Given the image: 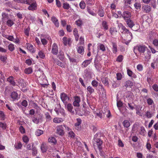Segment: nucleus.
<instances>
[{
  "label": "nucleus",
  "instance_id": "nucleus-11",
  "mask_svg": "<svg viewBox=\"0 0 158 158\" xmlns=\"http://www.w3.org/2000/svg\"><path fill=\"white\" fill-rule=\"evenodd\" d=\"M131 16V15L130 12L126 11L123 12L122 17L125 20L130 19Z\"/></svg>",
  "mask_w": 158,
  "mask_h": 158
},
{
  "label": "nucleus",
  "instance_id": "nucleus-55",
  "mask_svg": "<svg viewBox=\"0 0 158 158\" xmlns=\"http://www.w3.org/2000/svg\"><path fill=\"white\" fill-rule=\"evenodd\" d=\"M43 134V131L41 130H38L35 132V135L37 136H39Z\"/></svg>",
  "mask_w": 158,
  "mask_h": 158
},
{
  "label": "nucleus",
  "instance_id": "nucleus-31",
  "mask_svg": "<svg viewBox=\"0 0 158 158\" xmlns=\"http://www.w3.org/2000/svg\"><path fill=\"white\" fill-rule=\"evenodd\" d=\"M19 85L22 87H25L26 86V84L23 80H20L18 82Z\"/></svg>",
  "mask_w": 158,
  "mask_h": 158
},
{
  "label": "nucleus",
  "instance_id": "nucleus-48",
  "mask_svg": "<svg viewBox=\"0 0 158 158\" xmlns=\"http://www.w3.org/2000/svg\"><path fill=\"white\" fill-rule=\"evenodd\" d=\"M147 102L148 104L149 105H152L154 104L153 100L150 98L147 99Z\"/></svg>",
  "mask_w": 158,
  "mask_h": 158
},
{
  "label": "nucleus",
  "instance_id": "nucleus-1",
  "mask_svg": "<svg viewBox=\"0 0 158 158\" xmlns=\"http://www.w3.org/2000/svg\"><path fill=\"white\" fill-rule=\"evenodd\" d=\"M102 137V134L100 133H98L94 135L93 139L94 146L95 147L96 144L100 152H101L102 149V145L103 141L101 138Z\"/></svg>",
  "mask_w": 158,
  "mask_h": 158
},
{
  "label": "nucleus",
  "instance_id": "nucleus-15",
  "mask_svg": "<svg viewBox=\"0 0 158 158\" xmlns=\"http://www.w3.org/2000/svg\"><path fill=\"white\" fill-rule=\"evenodd\" d=\"M27 49L32 53H34L35 52V50L33 48V46L31 44L29 43L26 44Z\"/></svg>",
  "mask_w": 158,
  "mask_h": 158
},
{
  "label": "nucleus",
  "instance_id": "nucleus-12",
  "mask_svg": "<svg viewBox=\"0 0 158 158\" xmlns=\"http://www.w3.org/2000/svg\"><path fill=\"white\" fill-rule=\"evenodd\" d=\"M104 111H101L100 112H101L102 114H103V117H104L105 115H106V117L108 118H110L111 116V114L110 111L109 110L106 109L104 110Z\"/></svg>",
  "mask_w": 158,
  "mask_h": 158
},
{
  "label": "nucleus",
  "instance_id": "nucleus-40",
  "mask_svg": "<svg viewBox=\"0 0 158 158\" xmlns=\"http://www.w3.org/2000/svg\"><path fill=\"white\" fill-rule=\"evenodd\" d=\"M38 55L41 59H44L45 57V55L44 52L42 51H40L38 53Z\"/></svg>",
  "mask_w": 158,
  "mask_h": 158
},
{
  "label": "nucleus",
  "instance_id": "nucleus-23",
  "mask_svg": "<svg viewBox=\"0 0 158 158\" xmlns=\"http://www.w3.org/2000/svg\"><path fill=\"white\" fill-rule=\"evenodd\" d=\"M133 85V83L130 80L126 81L124 83V86L126 88L128 87H131Z\"/></svg>",
  "mask_w": 158,
  "mask_h": 158
},
{
  "label": "nucleus",
  "instance_id": "nucleus-36",
  "mask_svg": "<svg viewBox=\"0 0 158 158\" xmlns=\"http://www.w3.org/2000/svg\"><path fill=\"white\" fill-rule=\"evenodd\" d=\"M49 142L52 143L54 144H56L57 143L56 140V138L54 137H51L48 139Z\"/></svg>",
  "mask_w": 158,
  "mask_h": 158
},
{
  "label": "nucleus",
  "instance_id": "nucleus-59",
  "mask_svg": "<svg viewBox=\"0 0 158 158\" xmlns=\"http://www.w3.org/2000/svg\"><path fill=\"white\" fill-rule=\"evenodd\" d=\"M33 145H34V144H32V148L31 150H32L33 151L32 152V155H35L37 153V150H36V148H35V147H33Z\"/></svg>",
  "mask_w": 158,
  "mask_h": 158
},
{
  "label": "nucleus",
  "instance_id": "nucleus-17",
  "mask_svg": "<svg viewBox=\"0 0 158 158\" xmlns=\"http://www.w3.org/2000/svg\"><path fill=\"white\" fill-rule=\"evenodd\" d=\"M40 148L42 152H46L48 149L47 144L45 143H43L41 145Z\"/></svg>",
  "mask_w": 158,
  "mask_h": 158
},
{
  "label": "nucleus",
  "instance_id": "nucleus-10",
  "mask_svg": "<svg viewBox=\"0 0 158 158\" xmlns=\"http://www.w3.org/2000/svg\"><path fill=\"white\" fill-rule=\"evenodd\" d=\"M151 10V7L148 5H144L142 6V10L144 13H148Z\"/></svg>",
  "mask_w": 158,
  "mask_h": 158
},
{
  "label": "nucleus",
  "instance_id": "nucleus-21",
  "mask_svg": "<svg viewBox=\"0 0 158 158\" xmlns=\"http://www.w3.org/2000/svg\"><path fill=\"white\" fill-rule=\"evenodd\" d=\"M77 50L78 53L81 54L83 55L84 53V48L83 46H77Z\"/></svg>",
  "mask_w": 158,
  "mask_h": 158
},
{
  "label": "nucleus",
  "instance_id": "nucleus-18",
  "mask_svg": "<svg viewBox=\"0 0 158 158\" xmlns=\"http://www.w3.org/2000/svg\"><path fill=\"white\" fill-rule=\"evenodd\" d=\"M2 20L3 22H5L10 18L8 16V14L5 13H2Z\"/></svg>",
  "mask_w": 158,
  "mask_h": 158
},
{
  "label": "nucleus",
  "instance_id": "nucleus-44",
  "mask_svg": "<svg viewBox=\"0 0 158 158\" xmlns=\"http://www.w3.org/2000/svg\"><path fill=\"white\" fill-rule=\"evenodd\" d=\"M32 72V69L31 67H29L28 68H27L25 69V72L26 74H29L31 73Z\"/></svg>",
  "mask_w": 158,
  "mask_h": 158
},
{
  "label": "nucleus",
  "instance_id": "nucleus-2",
  "mask_svg": "<svg viewBox=\"0 0 158 158\" xmlns=\"http://www.w3.org/2000/svg\"><path fill=\"white\" fill-rule=\"evenodd\" d=\"M147 50V48L144 45H139L134 47V52L136 55L138 52L142 57Z\"/></svg>",
  "mask_w": 158,
  "mask_h": 158
},
{
  "label": "nucleus",
  "instance_id": "nucleus-8",
  "mask_svg": "<svg viewBox=\"0 0 158 158\" xmlns=\"http://www.w3.org/2000/svg\"><path fill=\"white\" fill-rule=\"evenodd\" d=\"M58 48L56 43H54L52 45L51 52L55 55H57L58 53Z\"/></svg>",
  "mask_w": 158,
  "mask_h": 158
},
{
  "label": "nucleus",
  "instance_id": "nucleus-25",
  "mask_svg": "<svg viewBox=\"0 0 158 158\" xmlns=\"http://www.w3.org/2000/svg\"><path fill=\"white\" fill-rule=\"evenodd\" d=\"M30 6L28 7V9L29 10H35L36 8V2L29 4Z\"/></svg>",
  "mask_w": 158,
  "mask_h": 158
},
{
  "label": "nucleus",
  "instance_id": "nucleus-5",
  "mask_svg": "<svg viewBox=\"0 0 158 158\" xmlns=\"http://www.w3.org/2000/svg\"><path fill=\"white\" fill-rule=\"evenodd\" d=\"M64 127L62 125L57 126L56 128V133L60 136H63L64 134Z\"/></svg>",
  "mask_w": 158,
  "mask_h": 158
},
{
  "label": "nucleus",
  "instance_id": "nucleus-13",
  "mask_svg": "<svg viewBox=\"0 0 158 158\" xmlns=\"http://www.w3.org/2000/svg\"><path fill=\"white\" fill-rule=\"evenodd\" d=\"M92 58H91L89 60H87L84 61L81 64V67L82 68L86 67L92 61Z\"/></svg>",
  "mask_w": 158,
  "mask_h": 158
},
{
  "label": "nucleus",
  "instance_id": "nucleus-51",
  "mask_svg": "<svg viewBox=\"0 0 158 158\" xmlns=\"http://www.w3.org/2000/svg\"><path fill=\"white\" fill-rule=\"evenodd\" d=\"M56 64L62 68H64L65 64L62 62H60L59 60L57 61Z\"/></svg>",
  "mask_w": 158,
  "mask_h": 158
},
{
  "label": "nucleus",
  "instance_id": "nucleus-61",
  "mask_svg": "<svg viewBox=\"0 0 158 158\" xmlns=\"http://www.w3.org/2000/svg\"><path fill=\"white\" fill-rule=\"evenodd\" d=\"M145 116L148 118H151L152 116V114L150 111H148L145 114Z\"/></svg>",
  "mask_w": 158,
  "mask_h": 158
},
{
  "label": "nucleus",
  "instance_id": "nucleus-32",
  "mask_svg": "<svg viewBox=\"0 0 158 158\" xmlns=\"http://www.w3.org/2000/svg\"><path fill=\"white\" fill-rule=\"evenodd\" d=\"M84 73L86 77H89L91 74L90 69L89 68L85 69L84 71Z\"/></svg>",
  "mask_w": 158,
  "mask_h": 158
},
{
  "label": "nucleus",
  "instance_id": "nucleus-38",
  "mask_svg": "<svg viewBox=\"0 0 158 158\" xmlns=\"http://www.w3.org/2000/svg\"><path fill=\"white\" fill-rule=\"evenodd\" d=\"M110 32L112 35L117 32V30L115 28L112 27L110 29Z\"/></svg>",
  "mask_w": 158,
  "mask_h": 158
},
{
  "label": "nucleus",
  "instance_id": "nucleus-9",
  "mask_svg": "<svg viewBox=\"0 0 158 158\" xmlns=\"http://www.w3.org/2000/svg\"><path fill=\"white\" fill-rule=\"evenodd\" d=\"M80 98L79 97L76 96L74 98L73 105L74 106L79 107L80 106Z\"/></svg>",
  "mask_w": 158,
  "mask_h": 158
},
{
  "label": "nucleus",
  "instance_id": "nucleus-35",
  "mask_svg": "<svg viewBox=\"0 0 158 158\" xmlns=\"http://www.w3.org/2000/svg\"><path fill=\"white\" fill-rule=\"evenodd\" d=\"M123 123V126L126 128H128L130 125V122L127 120H124Z\"/></svg>",
  "mask_w": 158,
  "mask_h": 158
},
{
  "label": "nucleus",
  "instance_id": "nucleus-24",
  "mask_svg": "<svg viewBox=\"0 0 158 158\" xmlns=\"http://www.w3.org/2000/svg\"><path fill=\"white\" fill-rule=\"evenodd\" d=\"M99 91L101 93V92L103 94H106V90L104 88L102 85H99L98 86Z\"/></svg>",
  "mask_w": 158,
  "mask_h": 158
},
{
  "label": "nucleus",
  "instance_id": "nucleus-6",
  "mask_svg": "<svg viewBox=\"0 0 158 158\" xmlns=\"http://www.w3.org/2000/svg\"><path fill=\"white\" fill-rule=\"evenodd\" d=\"M10 96L11 100L13 101L18 100L19 98V96L18 94L15 91L12 92Z\"/></svg>",
  "mask_w": 158,
  "mask_h": 158
},
{
  "label": "nucleus",
  "instance_id": "nucleus-42",
  "mask_svg": "<svg viewBox=\"0 0 158 158\" xmlns=\"http://www.w3.org/2000/svg\"><path fill=\"white\" fill-rule=\"evenodd\" d=\"M77 123H76L75 124V126H81V119L80 118H78L77 119Z\"/></svg>",
  "mask_w": 158,
  "mask_h": 158
},
{
  "label": "nucleus",
  "instance_id": "nucleus-39",
  "mask_svg": "<svg viewBox=\"0 0 158 158\" xmlns=\"http://www.w3.org/2000/svg\"><path fill=\"white\" fill-rule=\"evenodd\" d=\"M102 82L105 86H108L109 83L107 78H105L102 79Z\"/></svg>",
  "mask_w": 158,
  "mask_h": 158
},
{
  "label": "nucleus",
  "instance_id": "nucleus-20",
  "mask_svg": "<svg viewBox=\"0 0 158 158\" xmlns=\"http://www.w3.org/2000/svg\"><path fill=\"white\" fill-rule=\"evenodd\" d=\"M51 20L56 27L59 26V23L57 19L55 16H52L51 18Z\"/></svg>",
  "mask_w": 158,
  "mask_h": 158
},
{
  "label": "nucleus",
  "instance_id": "nucleus-28",
  "mask_svg": "<svg viewBox=\"0 0 158 158\" xmlns=\"http://www.w3.org/2000/svg\"><path fill=\"white\" fill-rule=\"evenodd\" d=\"M127 74L129 76L134 78H136V75L134 73H133L131 70L128 69L127 70Z\"/></svg>",
  "mask_w": 158,
  "mask_h": 158
},
{
  "label": "nucleus",
  "instance_id": "nucleus-33",
  "mask_svg": "<svg viewBox=\"0 0 158 158\" xmlns=\"http://www.w3.org/2000/svg\"><path fill=\"white\" fill-rule=\"evenodd\" d=\"M64 52L61 51H60L59 52L58 56L60 60H62L64 58Z\"/></svg>",
  "mask_w": 158,
  "mask_h": 158
},
{
  "label": "nucleus",
  "instance_id": "nucleus-43",
  "mask_svg": "<svg viewBox=\"0 0 158 158\" xmlns=\"http://www.w3.org/2000/svg\"><path fill=\"white\" fill-rule=\"evenodd\" d=\"M102 25L105 30H107L108 29V25L106 21H103L102 23Z\"/></svg>",
  "mask_w": 158,
  "mask_h": 158
},
{
  "label": "nucleus",
  "instance_id": "nucleus-19",
  "mask_svg": "<svg viewBox=\"0 0 158 158\" xmlns=\"http://www.w3.org/2000/svg\"><path fill=\"white\" fill-rule=\"evenodd\" d=\"M151 55V52L150 51L148 50L147 48V50L146 51V52H145L142 57L146 58V59H149Z\"/></svg>",
  "mask_w": 158,
  "mask_h": 158
},
{
  "label": "nucleus",
  "instance_id": "nucleus-50",
  "mask_svg": "<svg viewBox=\"0 0 158 158\" xmlns=\"http://www.w3.org/2000/svg\"><path fill=\"white\" fill-rule=\"evenodd\" d=\"M63 7L64 9L68 10L69 9V8H70V6H69V4L66 2L63 3Z\"/></svg>",
  "mask_w": 158,
  "mask_h": 158
},
{
  "label": "nucleus",
  "instance_id": "nucleus-63",
  "mask_svg": "<svg viewBox=\"0 0 158 158\" xmlns=\"http://www.w3.org/2000/svg\"><path fill=\"white\" fill-rule=\"evenodd\" d=\"M30 30V28L29 27L25 29L24 33L27 36L29 35V32Z\"/></svg>",
  "mask_w": 158,
  "mask_h": 158
},
{
  "label": "nucleus",
  "instance_id": "nucleus-58",
  "mask_svg": "<svg viewBox=\"0 0 158 158\" xmlns=\"http://www.w3.org/2000/svg\"><path fill=\"white\" fill-rule=\"evenodd\" d=\"M0 127L3 129H5L6 128V125L5 123L0 122Z\"/></svg>",
  "mask_w": 158,
  "mask_h": 158
},
{
  "label": "nucleus",
  "instance_id": "nucleus-52",
  "mask_svg": "<svg viewBox=\"0 0 158 158\" xmlns=\"http://www.w3.org/2000/svg\"><path fill=\"white\" fill-rule=\"evenodd\" d=\"M91 84L93 87H96L98 86V82L95 80H93L92 81Z\"/></svg>",
  "mask_w": 158,
  "mask_h": 158
},
{
  "label": "nucleus",
  "instance_id": "nucleus-49",
  "mask_svg": "<svg viewBox=\"0 0 158 158\" xmlns=\"http://www.w3.org/2000/svg\"><path fill=\"white\" fill-rule=\"evenodd\" d=\"M79 6L81 9H84L85 7V4L84 1H82L80 3Z\"/></svg>",
  "mask_w": 158,
  "mask_h": 158
},
{
  "label": "nucleus",
  "instance_id": "nucleus-27",
  "mask_svg": "<svg viewBox=\"0 0 158 158\" xmlns=\"http://www.w3.org/2000/svg\"><path fill=\"white\" fill-rule=\"evenodd\" d=\"M126 40L129 41H131L133 38L132 33L129 31V32L126 33Z\"/></svg>",
  "mask_w": 158,
  "mask_h": 158
},
{
  "label": "nucleus",
  "instance_id": "nucleus-62",
  "mask_svg": "<svg viewBox=\"0 0 158 158\" xmlns=\"http://www.w3.org/2000/svg\"><path fill=\"white\" fill-rule=\"evenodd\" d=\"M45 115L46 116V118L47 119V121H49L51 120L52 118L51 117V116L48 112L46 113L45 114Z\"/></svg>",
  "mask_w": 158,
  "mask_h": 158
},
{
  "label": "nucleus",
  "instance_id": "nucleus-45",
  "mask_svg": "<svg viewBox=\"0 0 158 158\" xmlns=\"http://www.w3.org/2000/svg\"><path fill=\"white\" fill-rule=\"evenodd\" d=\"M98 47L99 49L102 51H106V48L104 45L102 44H99L98 45Z\"/></svg>",
  "mask_w": 158,
  "mask_h": 158
},
{
  "label": "nucleus",
  "instance_id": "nucleus-7",
  "mask_svg": "<svg viewBox=\"0 0 158 158\" xmlns=\"http://www.w3.org/2000/svg\"><path fill=\"white\" fill-rule=\"evenodd\" d=\"M65 108L69 112L72 114H74V110H73V107L71 103H68L64 104Z\"/></svg>",
  "mask_w": 158,
  "mask_h": 158
},
{
  "label": "nucleus",
  "instance_id": "nucleus-29",
  "mask_svg": "<svg viewBox=\"0 0 158 158\" xmlns=\"http://www.w3.org/2000/svg\"><path fill=\"white\" fill-rule=\"evenodd\" d=\"M73 34L75 36V40L77 41L78 40L79 36L78 33V30L77 28H75L73 31Z\"/></svg>",
  "mask_w": 158,
  "mask_h": 158
},
{
  "label": "nucleus",
  "instance_id": "nucleus-3",
  "mask_svg": "<svg viewBox=\"0 0 158 158\" xmlns=\"http://www.w3.org/2000/svg\"><path fill=\"white\" fill-rule=\"evenodd\" d=\"M127 24L129 27L131 28V29L134 31H136L139 28V26L138 25L137 26V28L136 29H135L134 28H132V27L135 26V23L131 19H127L126 20H125Z\"/></svg>",
  "mask_w": 158,
  "mask_h": 158
},
{
  "label": "nucleus",
  "instance_id": "nucleus-41",
  "mask_svg": "<svg viewBox=\"0 0 158 158\" xmlns=\"http://www.w3.org/2000/svg\"><path fill=\"white\" fill-rule=\"evenodd\" d=\"M15 46L14 44H10L8 46V49L11 52L13 51L15 49Z\"/></svg>",
  "mask_w": 158,
  "mask_h": 158
},
{
  "label": "nucleus",
  "instance_id": "nucleus-37",
  "mask_svg": "<svg viewBox=\"0 0 158 158\" xmlns=\"http://www.w3.org/2000/svg\"><path fill=\"white\" fill-rule=\"evenodd\" d=\"M87 90L90 94H91L94 92V89L91 86H89L87 88Z\"/></svg>",
  "mask_w": 158,
  "mask_h": 158
},
{
  "label": "nucleus",
  "instance_id": "nucleus-34",
  "mask_svg": "<svg viewBox=\"0 0 158 158\" xmlns=\"http://www.w3.org/2000/svg\"><path fill=\"white\" fill-rule=\"evenodd\" d=\"M139 133L140 135L143 136L145 135L146 134V131H145L144 127L143 126L141 127H140Z\"/></svg>",
  "mask_w": 158,
  "mask_h": 158
},
{
  "label": "nucleus",
  "instance_id": "nucleus-22",
  "mask_svg": "<svg viewBox=\"0 0 158 158\" xmlns=\"http://www.w3.org/2000/svg\"><path fill=\"white\" fill-rule=\"evenodd\" d=\"M112 51L114 53H116L117 52V45L115 42L114 41L112 42Z\"/></svg>",
  "mask_w": 158,
  "mask_h": 158
},
{
  "label": "nucleus",
  "instance_id": "nucleus-56",
  "mask_svg": "<svg viewBox=\"0 0 158 158\" xmlns=\"http://www.w3.org/2000/svg\"><path fill=\"white\" fill-rule=\"evenodd\" d=\"M123 57L122 55H119L116 59V61L118 62H121L123 61Z\"/></svg>",
  "mask_w": 158,
  "mask_h": 158
},
{
  "label": "nucleus",
  "instance_id": "nucleus-14",
  "mask_svg": "<svg viewBox=\"0 0 158 158\" xmlns=\"http://www.w3.org/2000/svg\"><path fill=\"white\" fill-rule=\"evenodd\" d=\"M98 14L100 17H103L104 16L105 12L104 8L102 7H100L98 10Z\"/></svg>",
  "mask_w": 158,
  "mask_h": 158
},
{
  "label": "nucleus",
  "instance_id": "nucleus-54",
  "mask_svg": "<svg viewBox=\"0 0 158 158\" xmlns=\"http://www.w3.org/2000/svg\"><path fill=\"white\" fill-rule=\"evenodd\" d=\"M5 118V115L3 112L0 111V118L1 120H4Z\"/></svg>",
  "mask_w": 158,
  "mask_h": 158
},
{
  "label": "nucleus",
  "instance_id": "nucleus-26",
  "mask_svg": "<svg viewBox=\"0 0 158 158\" xmlns=\"http://www.w3.org/2000/svg\"><path fill=\"white\" fill-rule=\"evenodd\" d=\"M6 24L9 27H11L14 24V20L10 19L9 18L6 21Z\"/></svg>",
  "mask_w": 158,
  "mask_h": 158
},
{
  "label": "nucleus",
  "instance_id": "nucleus-57",
  "mask_svg": "<svg viewBox=\"0 0 158 158\" xmlns=\"http://www.w3.org/2000/svg\"><path fill=\"white\" fill-rule=\"evenodd\" d=\"M69 136L72 138H74L75 136L74 133L72 131H70L68 132Z\"/></svg>",
  "mask_w": 158,
  "mask_h": 158
},
{
  "label": "nucleus",
  "instance_id": "nucleus-30",
  "mask_svg": "<svg viewBox=\"0 0 158 158\" xmlns=\"http://www.w3.org/2000/svg\"><path fill=\"white\" fill-rule=\"evenodd\" d=\"M87 12L91 15L93 16H96L97 15V13L95 12H94L93 10L89 8H87Z\"/></svg>",
  "mask_w": 158,
  "mask_h": 158
},
{
  "label": "nucleus",
  "instance_id": "nucleus-60",
  "mask_svg": "<svg viewBox=\"0 0 158 158\" xmlns=\"http://www.w3.org/2000/svg\"><path fill=\"white\" fill-rule=\"evenodd\" d=\"M19 130L20 132L22 134H23L25 132V129L22 126H20L19 128Z\"/></svg>",
  "mask_w": 158,
  "mask_h": 158
},
{
  "label": "nucleus",
  "instance_id": "nucleus-4",
  "mask_svg": "<svg viewBox=\"0 0 158 158\" xmlns=\"http://www.w3.org/2000/svg\"><path fill=\"white\" fill-rule=\"evenodd\" d=\"M60 98L64 104H66L68 102L67 101L70 100L69 98L64 93H62L60 94Z\"/></svg>",
  "mask_w": 158,
  "mask_h": 158
},
{
  "label": "nucleus",
  "instance_id": "nucleus-46",
  "mask_svg": "<svg viewBox=\"0 0 158 158\" xmlns=\"http://www.w3.org/2000/svg\"><path fill=\"white\" fill-rule=\"evenodd\" d=\"M134 6L136 9H140L141 8V5L140 3L135 2L134 4Z\"/></svg>",
  "mask_w": 158,
  "mask_h": 158
},
{
  "label": "nucleus",
  "instance_id": "nucleus-47",
  "mask_svg": "<svg viewBox=\"0 0 158 158\" xmlns=\"http://www.w3.org/2000/svg\"><path fill=\"white\" fill-rule=\"evenodd\" d=\"M53 122L55 123H59L62 121L61 118H55L53 119Z\"/></svg>",
  "mask_w": 158,
  "mask_h": 158
},
{
  "label": "nucleus",
  "instance_id": "nucleus-16",
  "mask_svg": "<svg viewBox=\"0 0 158 158\" xmlns=\"http://www.w3.org/2000/svg\"><path fill=\"white\" fill-rule=\"evenodd\" d=\"M7 81L13 86L15 85L16 83L14 80V77L12 76L8 77L7 78Z\"/></svg>",
  "mask_w": 158,
  "mask_h": 158
},
{
  "label": "nucleus",
  "instance_id": "nucleus-53",
  "mask_svg": "<svg viewBox=\"0 0 158 158\" xmlns=\"http://www.w3.org/2000/svg\"><path fill=\"white\" fill-rule=\"evenodd\" d=\"M151 2L152 6L154 8H155L156 6V0H151Z\"/></svg>",
  "mask_w": 158,
  "mask_h": 158
},
{
  "label": "nucleus",
  "instance_id": "nucleus-64",
  "mask_svg": "<svg viewBox=\"0 0 158 158\" xmlns=\"http://www.w3.org/2000/svg\"><path fill=\"white\" fill-rule=\"evenodd\" d=\"M122 29L124 31V33L126 34V33L129 32L130 31L129 30L126 28V27L123 26H122L121 27Z\"/></svg>",
  "mask_w": 158,
  "mask_h": 158
}]
</instances>
